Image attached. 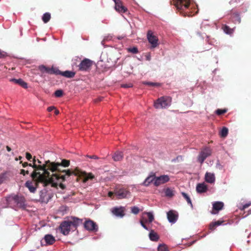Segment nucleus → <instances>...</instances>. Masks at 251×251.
<instances>
[{"mask_svg": "<svg viewBox=\"0 0 251 251\" xmlns=\"http://www.w3.org/2000/svg\"><path fill=\"white\" fill-rule=\"evenodd\" d=\"M33 164H30L29 167L34 169V171L31 174V177L33 179H37L39 182L43 183L44 186L50 184L52 187L62 190L65 189L66 186L62 183L66 179V176H70L72 172L70 170H64L62 172L65 173V175L60 176L57 174L50 175V165L51 161L49 160L45 161L44 163L39 159L34 156L32 159Z\"/></svg>", "mask_w": 251, "mask_h": 251, "instance_id": "nucleus-1", "label": "nucleus"}, {"mask_svg": "<svg viewBox=\"0 0 251 251\" xmlns=\"http://www.w3.org/2000/svg\"><path fill=\"white\" fill-rule=\"evenodd\" d=\"M173 4L176 9L184 16H192V14L189 9L191 0H173Z\"/></svg>", "mask_w": 251, "mask_h": 251, "instance_id": "nucleus-2", "label": "nucleus"}, {"mask_svg": "<svg viewBox=\"0 0 251 251\" xmlns=\"http://www.w3.org/2000/svg\"><path fill=\"white\" fill-rule=\"evenodd\" d=\"M171 104V98L167 97H161L158 98L154 103L156 109L166 108Z\"/></svg>", "mask_w": 251, "mask_h": 251, "instance_id": "nucleus-3", "label": "nucleus"}, {"mask_svg": "<svg viewBox=\"0 0 251 251\" xmlns=\"http://www.w3.org/2000/svg\"><path fill=\"white\" fill-rule=\"evenodd\" d=\"M70 165V161L68 160L62 159L61 163L51 162L50 165V171L52 173L61 172L60 167H67Z\"/></svg>", "mask_w": 251, "mask_h": 251, "instance_id": "nucleus-4", "label": "nucleus"}, {"mask_svg": "<svg viewBox=\"0 0 251 251\" xmlns=\"http://www.w3.org/2000/svg\"><path fill=\"white\" fill-rule=\"evenodd\" d=\"M111 214L119 218H123L125 215L126 207L123 206H114L110 209Z\"/></svg>", "mask_w": 251, "mask_h": 251, "instance_id": "nucleus-5", "label": "nucleus"}, {"mask_svg": "<svg viewBox=\"0 0 251 251\" xmlns=\"http://www.w3.org/2000/svg\"><path fill=\"white\" fill-rule=\"evenodd\" d=\"M11 199L14 201V202L18 205V206L22 209H25L26 207L25 204V200L23 197L19 196L18 195H14L12 197H9L7 198V201H8V199Z\"/></svg>", "mask_w": 251, "mask_h": 251, "instance_id": "nucleus-6", "label": "nucleus"}, {"mask_svg": "<svg viewBox=\"0 0 251 251\" xmlns=\"http://www.w3.org/2000/svg\"><path fill=\"white\" fill-rule=\"evenodd\" d=\"M72 227L68 220L63 221L59 226L61 233L64 235H68L70 231L72 230Z\"/></svg>", "mask_w": 251, "mask_h": 251, "instance_id": "nucleus-7", "label": "nucleus"}, {"mask_svg": "<svg viewBox=\"0 0 251 251\" xmlns=\"http://www.w3.org/2000/svg\"><path fill=\"white\" fill-rule=\"evenodd\" d=\"M211 150L209 148H204V150L200 152L198 156V162H200L201 164H202L206 158L211 155Z\"/></svg>", "mask_w": 251, "mask_h": 251, "instance_id": "nucleus-8", "label": "nucleus"}, {"mask_svg": "<svg viewBox=\"0 0 251 251\" xmlns=\"http://www.w3.org/2000/svg\"><path fill=\"white\" fill-rule=\"evenodd\" d=\"M68 221L72 227V231L75 230L78 226L82 224V219L75 217L72 216L69 218Z\"/></svg>", "mask_w": 251, "mask_h": 251, "instance_id": "nucleus-9", "label": "nucleus"}, {"mask_svg": "<svg viewBox=\"0 0 251 251\" xmlns=\"http://www.w3.org/2000/svg\"><path fill=\"white\" fill-rule=\"evenodd\" d=\"M84 228L88 231H97L98 226L97 224L91 220H86L83 224Z\"/></svg>", "mask_w": 251, "mask_h": 251, "instance_id": "nucleus-10", "label": "nucleus"}, {"mask_svg": "<svg viewBox=\"0 0 251 251\" xmlns=\"http://www.w3.org/2000/svg\"><path fill=\"white\" fill-rule=\"evenodd\" d=\"M39 70L42 73H47L49 74H54L57 75V74L58 73L59 69L56 68H53L52 67L51 68H49L45 65H42L39 66Z\"/></svg>", "mask_w": 251, "mask_h": 251, "instance_id": "nucleus-11", "label": "nucleus"}, {"mask_svg": "<svg viewBox=\"0 0 251 251\" xmlns=\"http://www.w3.org/2000/svg\"><path fill=\"white\" fill-rule=\"evenodd\" d=\"M170 180V177L168 175H163L159 176H155V179L154 185L155 186H158L161 184L165 183L168 182Z\"/></svg>", "mask_w": 251, "mask_h": 251, "instance_id": "nucleus-12", "label": "nucleus"}, {"mask_svg": "<svg viewBox=\"0 0 251 251\" xmlns=\"http://www.w3.org/2000/svg\"><path fill=\"white\" fill-rule=\"evenodd\" d=\"M51 199V195L48 192L46 189H43L40 192V201L42 202L47 203Z\"/></svg>", "mask_w": 251, "mask_h": 251, "instance_id": "nucleus-13", "label": "nucleus"}, {"mask_svg": "<svg viewBox=\"0 0 251 251\" xmlns=\"http://www.w3.org/2000/svg\"><path fill=\"white\" fill-rule=\"evenodd\" d=\"M92 65V62L89 59L85 58L81 61L78 65L79 70L82 71L89 70Z\"/></svg>", "mask_w": 251, "mask_h": 251, "instance_id": "nucleus-14", "label": "nucleus"}, {"mask_svg": "<svg viewBox=\"0 0 251 251\" xmlns=\"http://www.w3.org/2000/svg\"><path fill=\"white\" fill-rule=\"evenodd\" d=\"M167 217L169 222L174 224L176 222L178 215L176 211L171 210L167 213Z\"/></svg>", "mask_w": 251, "mask_h": 251, "instance_id": "nucleus-15", "label": "nucleus"}, {"mask_svg": "<svg viewBox=\"0 0 251 251\" xmlns=\"http://www.w3.org/2000/svg\"><path fill=\"white\" fill-rule=\"evenodd\" d=\"M147 39L151 45V47L154 48L156 47L158 44V39L152 34L151 31H149L147 33Z\"/></svg>", "mask_w": 251, "mask_h": 251, "instance_id": "nucleus-16", "label": "nucleus"}, {"mask_svg": "<svg viewBox=\"0 0 251 251\" xmlns=\"http://www.w3.org/2000/svg\"><path fill=\"white\" fill-rule=\"evenodd\" d=\"M115 194L119 199H124L128 197L130 195V192L124 188H121L117 190Z\"/></svg>", "mask_w": 251, "mask_h": 251, "instance_id": "nucleus-17", "label": "nucleus"}, {"mask_svg": "<svg viewBox=\"0 0 251 251\" xmlns=\"http://www.w3.org/2000/svg\"><path fill=\"white\" fill-rule=\"evenodd\" d=\"M224 206V203L222 201H216L213 203V209L216 211H211V213L213 215H215L218 213L219 211L221 210Z\"/></svg>", "mask_w": 251, "mask_h": 251, "instance_id": "nucleus-18", "label": "nucleus"}, {"mask_svg": "<svg viewBox=\"0 0 251 251\" xmlns=\"http://www.w3.org/2000/svg\"><path fill=\"white\" fill-rule=\"evenodd\" d=\"M155 174L151 173L141 184L144 186H148L152 182H154Z\"/></svg>", "mask_w": 251, "mask_h": 251, "instance_id": "nucleus-19", "label": "nucleus"}, {"mask_svg": "<svg viewBox=\"0 0 251 251\" xmlns=\"http://www.w3.org/2000/svg\"><path fill=\"white\" fill-rule=\"evenodd\" d=\"M44 241L46 245H52L55 241L54 237L51 234H46L41 240V244Z\"/></svg>", "mask_w": 251, "mask_h": 251, "instance_id": "nucleus-20", "label": "nucleus"}, {"mask_svg": "<svg viewBox=\"0 0 251 251\" xmlns=\"http://www.w3.org/2000/svg\"><path fill=\"white\" fill-rule=\"evenodd\" d=\"M205 180L209 183H213L215 181V175L213 173L206 172L205 174Z\"/></svg>", "mask_w": 251, "mask_h": 251, "instance_id": "nucleus-21", "label": "nucleus"}, {"mask_svg": "<svg viewBox=\"0 0 251 251\" xmlns=\"http://www.w3.org/2000/svg\"><path fill=\"white\" fill-rule=\"evenodd\" d=\"M59 72L57 74V75H61L67 78H73L75 75V73L73 71H66L61 72L59 70Z\"/></svg>", "mask_w": 251, "mask_h": 251, "instance_id": "nucleus-22", "label": "nucleus"}, {"mask_svg": "<svg viewBox=\"0 0 251 251\" xmlns=\"http://www.w3.org/2000/svg\"><path fill=\"white\" fill-rule=\"evenodd\" d=\"M25 186L28 188L30 192L34 193L36 191V187L33 185L32 182L30 180H27L25 182Z\"/></svg>", "mask_w": 251, "mask_h": 251, "instance_id": "nucleus-23", "label": "nucleus"}, {"mask_svg": "<svg viewBox=\"0 0 251 251\" xmlns=\"http://www.w3.org/2000/svg\"><path fill=\"white\" fill-rule=\"evenodd\" d=\"M10 81L11 82H13L15 83L19 84L20 86L23 87L24 88H27V84L22 79H16V78H11Z\"/></svg>", "mask_w": 251, "mask_h": 251, "instance_id": "nucleus-24", "label": "nucleus"}, {"mask_svg": "<svg viewBox=\"0 0 251 251\" xmlns=\"http://www.w3.org/2000/svg\"><path fill=\"white\" fill-rule=\"evenodd\" d=\"M196 190L199 193H204L207 191V187L204 183H199L197 185Z\"/></svg>", "mask_w": 251, "mask_h": 251, "instance_id": "nucleus-25", "label": "nucleus"}, {"mask_svg": "<svg viewBox=\"0 0 251 251\" xmlns=\"http://www.w3.org/2000/svg\"><path fill=\"white\" fill-rule=\"evenodd\" d=\"M117 0H114L115 2V9L119 12L125 13L127 10V9L120 3H118Z\"/></svg>", "mask_w": 251, "mask_h": 251, "instance_id": "nucleus-26", "label": "nucleus"}, {"mask_svg": "<svg viewBox=\"0 0 251 251\" xmlns=\"http://www.w3.org/2000/svg\"><path fill=\"white\" fill-rule=\"evenodd\" d=\"M150 232L149 233V238L150 239L154 242L157 241L159 239V236L158 234L155 233L154 230L152 229H151Z\"/></svg>", "mask_w": 251, "mask_h": 251, "instance_id": "nucleus-27", "label": "nucleus"}, {"mask_svg": "<svg viewBox=\"0 0 251 251\" xmlns=\"http://www.w3.org/2000/svg\"><path fill=\"white\" fill-rule=\"evenodd\" d=\"M123 158V154L122 152L117 151L112 156V158L115 161H119L121 160Z\"/></svg>", "mask_w": 251, "mask_h": 251, "instance_id": "nucleus-28", "label": "nucleus"}, {"mask_svg": "<svg viewBox=\"0 0 251 251\" xmlns=\"http://www.w3.org/2000/svg\"><path fill=\"white\" fill-rule=\"evenodd\" d=\"M164 192L165 196L168 198H172L175 195L174 191L170 188H167L165 189L164 190Z\"/></svg>", "mask_w": 251, "mask_h": 251, "instance_id": "nucleus-29", "label": "nucleus"}, {"mask_svg": "<svg viewBox=\"0 0 251 251\" xmlns=\"http://www.w3.org/2000/svg\"><path fill=\"white\" fill-rule=\"evenodd\" d=\"M82 176L84 177V182H86L88 179H92L94 178V176L92 173H87L83 172Z\"/></svg>", "mask_w": 251, "mask_h": 251, "instance_id": "nucleus-30", "label": "nucleus"}, {"mask_svg": "<svg viewBox=\"0 0 251 251\" xmlns=\"http://www.w3.org/2000/svg\"><path fill=\"white\" fill-rule=\"evenodd\" d=\"M228 133V129L225 126L223 127L220 131V135L221 137L225 138L227 136Z\"/></svg>", "mask_w": 251, "mask_h": 251, "instance_id": "nucleus-31", "label": "nucleus"}, {"mask_svg": "<svg viewBox=\"0 0 251 251\" xmlns=\"http://www.w3.org/2000/svg\"><path fill=\"white\" fill-rule=\"evenodd\" d=\"M223 223V221L219 220L212 222L210 225V229L211 230H214L215 229V226H218L221 225Z\"/></svg>", "mask_w": 251, "mask_h": 251, "instance_id": "nucleus-32", "label": "nucleus"}, {"mask_svg": "<svg viewBox=\"0 0 251 251\" xmlns=\"http://www.w3.org/2000/svg\"><path fill=\"white\" fill-rule=\"evenodd\" d=\"M181 194L182 196L184 197V198L186 200L188 204H190L191 207L193 208V204L191 200V199L190 198L189 196L185 192H182Z\"/></svg>", "mask_w": 251, "mask_h": 251, "instance_id": "nucleus-33", "label": "nucleus"}, {"mask_svg": "<svg viewBox=\"0 0 251 251\" xmlns=\"http://www.w3.org/2000/svg\"><path fill=\"white\" fill-rule=\"evenodd\" d=\"M50 19V14L48 12L44 13L42 16V20L44 23H47Z\"/></svg>", "mask_w": 251, "mask_h": 251, "instance_id": "nucleus-34", "label": "nucleus"}, {"mask_svg": "<svg viewBox=\"0 0 251 251\" xmlns=\"http://www.w3.org/2000/svg\"><path fill=\"white\" fill-rule=\"evenodd\" d=\"M143 84L146 85L152 86V87H158L160 86V84L156 82H152L149 81H145L143 82Z\"/></svg>", "mask_w": 251, "mask_h": 251, "instance_id": "nucleus-35", "label": "nucleus"}, {"mask_svg": "<svg viewBox=\"0 0 251 251\" xmlns=\"http://www.w3.org/2000/svg\"><path fill=\"white\" fill-rule=\"evenodd\" d=\"M233 20L234 22H237L238 24L241 23V18L238 13H235L233 15Z\"/></svg>", "mask_w": 251, "mask_h": 251, "instance_id": "nucleus-36", "label": "nucleus"}, {"mask_svg": "<svg viewBox=\"0 0 251 251\" xmlns=\"http://www.w3.org/2000/svg\"><path fill=\"white\" fill-rule=\"evenodd\" d=\"M224 31L226 34H230L233 33V29L229 28V26L226 25L224 27Z\"/></svg>", "mask_w": 251, "mask_h": 251, "instance_id": "nucleus-37", "label": "nucleus"}, {"mask_svg": "<svg viewBox=\"0 0 251 251\" xmlns=\"http://www.w3.org/2000/svg\"><path fill=\"white\" fill-rule=\"evenodd\" d=\"M158 251H169L168 248L165 244H160L157 248Z\"/></svg>", "mask_w": 251, "mask_h": 251, "instance_id": "nucleus-38", "label": "nucleus"}, {"mask_svg": "<svg viewBox=\"0 0 251 251\" xmlns=\"http://www.w3.org/2000/svg\"><path fill=\"white\" fill-rule=\"evenodd\" d=\"M146 214L148 216L149 219V222L151 223L154 220V215L152 212H147Z\"/></svg>", "mask_w": 251, "mask_h": 251, "instance_id": "nucleus-39", "label": "nucleus"}, {"mask_svg": "<svg viewBox=\"0 0 251 251\" xmlns=\"http://www.w3.org/2000/svg\"><path fill=\"white\" fill-rule=\"evenodd\" d=\"M131 211L134 214H137L139 212V209L137 206H134L131 208Z\"/></svg>", "mask_w": 251, "mask_h": 251, "instance_id": "nucleus-40", "label": "nucleus"}, {"mask_svg": "<svg viewBox=\"0 0 251 251\" xmlns=\"http://www.w3.org/2000/svg\"><path fill=\"white\" fill-rule=\"evenodd\" d=\"M227 110L226 109H218L216 110L215 113L216 114L218 115H222L225 113H226Z\"/></svg>", "mask_w": 251, "mask_h": 251, "instance_id": "nucleus-41", "label": "nucleus"}, {"mask_svg": "<svg viewBox=\"0 0 251 251\" xmlns=\"http://www.w3.org/2000/svg\"><path fill=\"white\" fill-rule=\"evenodd\" d=\"M63 94V92L61 89H59V90L55 91V92L54 93V95H55V97H58V98L61 97V96H62Z\"/></svg>", "mask_w": 251, "mask_h": 251, "instance_id": "nucleus-42", "label": "nucleus"}, {"mask_svg": "<svg viewBox=\"0 0 251 251\" xmlns=\"http://www.w3.org/2000/svg\"><path fill=\"white\" fill-rule=\"evenodd\" d=\"M128 51L133 53L136 54L138 52V50L137 47H134L133 48H130L128 49Z\"/></svg>", "mask_w": 251, "mask_h": 251, "instance_id": "nucleus-43", "label": "nucleus"}, {"mask_svg": "<svg viewBox=\"0 0 251 251\" xmlns=\"http://www.w3.org/2000/svg\"><path fill=\"white\" fill-rule=\"evenodd\" d=\"M216 167L218 169L221 170L223 168V166L221 164L219 160H217L216 164Z\"/></svg>", "mask_w": 251, "mask_h": 251, "instance_id": "nucleus-44", "label": "nucleus"}, {"mask_svg": "<svg viewBox=\"0 0 251 251\" xmlns=\"http://www.w3.org/2000/svg\"><path fill=\"white\" fill-rule=\"evenodd\" d=\"M7 56V53L0 49V58H2Z\"/></svg>", "mask_w": 251, "mask_h": 251, "instance_id": "nucleus-45", "label": "nucleus"}, {"mask_svg": "<svg viewBox=\"0 0 251 251\" xmlns=\"http://www.w3.org/2000/svg\"><path fill=\"white\" fill-rule=\"evenodd\" d=\"M5 179V174L0 175V184H1Z\"/></svg>", "mask_w": 251, "mask_h": 251, "instance_id": "nucleus-46", "label": "nucleus"}, {"mask_svg": "<svg viewBox=\"0 0 251 251\" xmlns=\"http://www.w3.org/2000/svg\"><path fill=\"white\" fill-rule=\"evenodd\" d=\"M140 225H141V226L146 230H151L150 228H149L142 221H141L140 222Z\"/></svg>", "mask_w": 251, "mask_h": 251, "instance_id": "nucleus-47", "label": "nucleus"}, {"mask_svg": "<svg viewBox=\"0 0 251 251\" xmlns=\"http://www.w3.org/2000/svg\"><path fill=\"white\" fill-rule=\"evenodd\" d=\"M121 86L123 88H130L132 87V85L131 84H123Z\"/></svg>", "mask_w": 251, "mask_h": 251, "instance_id": "nucleus-48", "label": "nucleus"}, {"mask_svg": "<svg viewBox=\"0 0 251 251\" xmlns=\"http://www.w3.org/2000/svg\"><path fill=\"white\" fill-rule=\"evenodd\" d=\"M251 204V203L250 202V203H245L244 204L243 206H242V210H244L246 208H247V207H248Z\"/></svg>", "mask_w": 251, "mask_h": 251, "instance_id": "nucleus-49", "label": "nucleus"}, {"mask_svg": "<svg viewBox=\"0 0 251 251\" xmlns=\"http://www.w3.org/2000/svg\"><path fill=\"white\" fill-rule=\"evenodd\" d=\"M26 158L28 161H30L32 159V155L28 152L26 153Z\"/></svg>", "mask_w": 251, "mask_h": 251, "instance_id": "nucleus-50", "label": "nucleus"}, {"mask_svg": "<svg viewBox=\"0 0 251 251\" xmlns=\"http://www.w3.org/2000/svg\"><path fill=\"white\" fill-rule=\"evenodd\" d=\"M86 157H88L89 158H91V159H99L98 156H97L96 155H87Z\"/></svg>", "mask_w": 251, "mask_h": 251, "instance_id": "nucleus-51", "label": "nucleus"}, {"mask_svg": "<svg viewBox=\"0 0 251 251\" xmlns=\"http://www.w3.org/2000/svg\"><path fill=\"white\" fill-rule=\"evenodd\" d=\"M54 109H55V107L54 106H51L49 107L47 110L49 112H51Z\"/></svg>", "mask_w": 251, "mask_h": 251, "instance_id": "nucleus-52", "label": "nucleus"}, {"mask_svg": "<svg viewBox=\"0 0 251 251\" xmlns=\"http://www.w3.org/2000/svg\"><path fill=\"white\" fill-rule=\"evenodd\" d=\"M146 59L147 60L150 61L151 59V56L150 54L147 55L146 56Z\"/></svg>", "mask_w": 251, "mask_h": 251, "instance_id": "nucleus-53", "label": "nucleus"}, {"mask_svg": "<svg viewBox=\"0 0 251 251\" xmlns=\"http://www.w3.org/2000/svg\"><path fill=\"white\" fill-rule=\"evenodd\" d=\"M29 164H28L27 162H25V163H23L22 166H23V167H25L28 166H29Z\"/></svg>", "mask_w": 251, "mask_h": 251, "instance_id": "nucleus-54", "label": "nucleus"}, {"mask_svg": "<svg viewBox=\"0 0 251 251\" xmlns=\"http://www.w3.org/2000/svg\"><path fill=\"white\" fill-rule=\"evenodd\" d=\"M21 174L24 175V176H25V170H24V169H22L21 170V173H20Z\"/></svg>", "mask_w": 251, "mask_h": 251, "instance_id": "nucleus-55", "label": "nucleus"}, {"mask_svg": "<svg viewBox=\"0 0 251 251\" xmlns=\"http://www.w3.org/2000/svg\"><path fill=\"white\" fill-rule=\"evenodd\" d=\"M54 110H55V111H54L55 114L56 115H58L59 113V111L57 109H56V108Z\"/></svg>", "mask_w": 251, "mask_h": 251, "instance_id": "nucleus-56", "label": "nucleus"}, {"mask_svg": "<svg viewBox=\"0 0 251 251\" xmlns=\"http://www.w3.org/2000/svg\"><path fill=\"white\" fill-rule=\"evenodd\" d=\"M197 34L199 35V36L201 37L202 38H204V37L202 35V34L200 32H197Z\"/></svg>", "mask_w": 251, "mask_h": 251, "instance_id": "nucleus-57", "label": "nucleus"}, {"mask_svg": "<svg viewBox=\"0 0 251 251\" xmlns=\"http://www.w3.org/2000/svg\"><path fill=\"white\" fill-rule=\"evenodd\" d=\"M112 195H113V193L112 192H109L108 193V196L109 197H111Z\"/></svg>", "mask_w": 251, "mask_h": 251, "instance_id": "nucleus-58", "label": "nucleus"}, {"mask_svg": "<svg viewBox=\"0 0 251 251\" xmlns=\"http://www.w3.org/2000/svg\"><path fill=\"white\" fill-rule=\"evenodd\" d=\"M6 149L8 151H11V148L8 146L6 147Z\"/></svg>", "mask_w": 251, "mask_h": 251, "instance_id": "nucleus-59", "label": "nucleus"}, {"mask_svg": "<svg viewBox=\"0 0 251 251\" xmlns=\"http://www.w3.org/2000/svg\"><path fill=\"white\" fill-rule=\"evenodd\" d=\"M48 153L53 154V153H52V152H49V151H47V152H46L45 153V154H44V155H45V154H48Z\"/></svg>", "mask_w": 251, "mask_h": 251, "instance_id": "nucleus-60", "label": "nucleus"}, {"mask_svg": "<svg viewBox=\"0 0 251 251\" xmlns=\"http://www.w3.org/2000/svg\"><path fill=\"white\" fill-rule=\"evenodd\" d=\"M29 174V171L28 170H27L26 171H25V174Z\"/></svg>", "mask_w": 251, "mask_h": 251, "instance_id": "nucleus-61", "label": "nucleus"}, {"mask_svg": "<svg viewBox=\"0 0 251 251\" xmlns=\"http://www.w3.org/2000/svg\"><path fill=\"white\" fill-rule=\"evenodd\" d=\"M251 214V210H249L248 211V215Z\"/></svg>", "mask_w": 251, "mask_h": 251, "instance_id": "nucleus-62", "label": "nucleus"}, {"mask_svg": "<svg viewBox=\"0 0 251 251\" xmlns=\"http://www.w3.org/2000/svg\"><path fill=\"white\" fill-rule=\"evenodd\" d=\"M22 157L21 156H19L18 160H21L22 159ZM16 160H18V159H16Z\"/></svg>", "mask_w": 251, "mask_h": 251, "instance_id": "nucleus-63", "label": "nucleus"}, {"mask_svg": "<svg viewBox=\"0 0 251 251\" xmlns=\"http://www.w3.org/2000/svg\"><path fill=\"white\" fill-rule=\"evenodd\" d=\"M39 158H42V157L41 156V155H39Z\"/></svg>", "mask_w": 251, "mask_h": 251, "instance_id": "nucleus-64", "label": "nucleus"}]
</instances>
